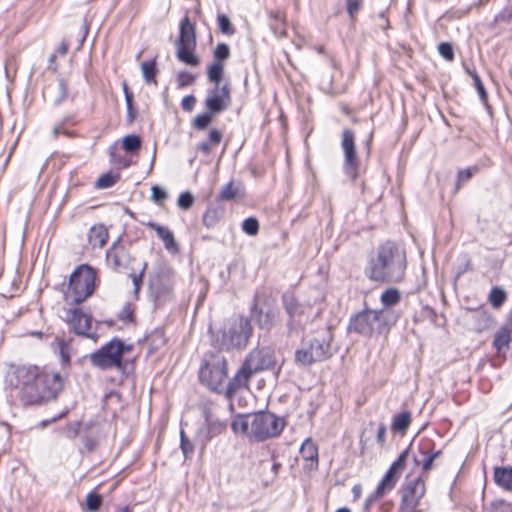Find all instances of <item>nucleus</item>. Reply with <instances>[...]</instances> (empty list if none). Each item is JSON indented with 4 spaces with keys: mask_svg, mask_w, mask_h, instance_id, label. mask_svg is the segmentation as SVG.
Instances as JSON below:
<instances>
[{
    "mask_svg": "<svg viewBox=\"0 0 512 512\" xmlns=\"http://www.w3.org/2000/svg\"><path fill=\"white\" fill-rule=\"evenodd\" d=\"M141 147V139L137 135H127L123 139V148L127 152L137 151Z\"/></svg>",
    "mask_w": 512,
    "mask_h": 512,
    "instance_id": "58836bf2",
    "label": "nucleus"
},
{
    "mask_svg": "<svg viewBox=\"0 0 512 512\" xmlns=\"http://www.w3.org/2000/svg\"><path fill=\"white\" fill-rule=\"evenodd\" d=\"M141 71L146 83L156 84V60L145 61L141 64Z\"/></svg>",
    "mask_w": 512,
    "mask_h": 512,
    "instance_id": "473e14b6",
    "label": "nucleus"
},
{
    "mask_svg": "<svg viewBox=\"0 0 512 512\" xmlns=\"http://www.w3.org/2000/svg\"><path fill=\"white\" fill-rule=\"evenodd\" d=\"M196 103V98L193 95H187L182 99L181 106L185 111H191Z\"/></svg>",
    "mask_w": 512,
    "mask_h": 512,
    "instance_id": "680f3d73",
    "label": "nucleus"
},
{
    "mask_svg": "<svg viewBox=\"0 0 512 512\" xmlns=\"http://www.w3.org/2000/svg\"><path fill=\"white\" fill-rule=\"evenodd\" d=\"M424 494L425 483L420 477L409 481L402 489L399 512H415Z\"/></svg>",
    "mask_w": 512,
    "mask_h": 512,
    "instance_id": "2eb2a0df",
    "label": "nucleus"
},
{
    "mask_svg": "<svg viewBox=\"0 0 512 512\" xmlns=\"http://www.w3.org/2000/svg\"><path fill=\"white\" fill-rule=\"evenodd\" d=\"M512 20L511 9L505 8L495 16V22H510Z\"/></svg>",
    "mask_w": 512,
    "mask_h": 512,
    "instance_id": "052dcab7",
    "label": "nucleus"
},
{
    "mask_svg": "<svg viewBox=\"0 0 512 512\" xmlns=\"http://www.w3.org/2000/svg\"><path fill=\"white\" fill-rule=\"evenodd\" d=\"M147 225L156 231L157 236L163 241V244L168 251L176 252L178 250L174 235L169 228L154 222H149Z\"/></svg>",
    "mask_w": 512,
    "mask_h": 512,
    "instance_id": "4be33fe9",
    "label": "nucleus"
},
{
    "mask_svg": "<svg viewBox=\"0 0 512 512\" xmlns=\"http://www.w3.org/2000/svg\"><path fill=\"white\" fill-rule=\"evenodd\" d=\"M347 3V12L348 14L353 17L354 14H356L362 4V0H346Z\"/></svg>",
    "mask_w": 512,
    "mask_h": 512,
    "instance_id": "bf43d9fd",
    "label": "nucleus"
},
{
    "mask_svg": "<svg viewBox=\"0 0 512 512\" xmlns=\"http://www.w3.org/2000/svg\"><path fill=\"white\" fill-rule=\"evenodd\" d=\"M212 115L213 114H211V113L210 114L205 113V114L198 115L194 120L195 128L198 130L205 129L211 123Z\"/></svg>",
    "mask_w": 512,
    "mask_h": 512,
    "instance_id": "864d4df0",
    "label": "nucleus"
},
{
    "mask_svg": "<svg viewBox=\"0 0 512 512\" xmlns=\"http://www.w3.org/2000/svg\"><path fill=\"white\" fill-rule=\"evenodd\" d=\"M478 171L477 167H469L467 169L460 170L458 172V181L456 185V190H459L462 183L467 182L472 178V176Z\"/></svg>",
    "mask_w": 512,
    "mask_h": 512,
    "instance_id": "49530a36",
    "label": "nucleus"
},
{
    "mask_svg": "<svg viewBox=\"0 0 512 512\" xmlns=\"http://www.w3.org/2000/svg\"><path fill=\"white\" fill-rule=\"evenodd\" d=\"M64 125H65V121L55 125V127L53 128V135L55 137H57L60 134L66 135L67 137H72L73 136V132L65 129Z\"/></svg>",
    "mask_w": 512,
    "mask_h": 512,
    "instance_id": "e2e57ef3",
    "label": "nucleus"
},
{
    "mask_svg": "<svg viewBox=\"0 0 512 512\" xmlns=\"http://www.w3.org/2000/svg\"><path fill=\"white\" fill-rule=\"evenodd\" d=\"M473 82L481 102L488 106V94L477 72H473Z\"/></svg>",
    "mask_w": 512,
    "mask_h": 512,
    "instance_id": "ea45409f",
    "label": "nucleus"
},
{
    "mask_svg": "<svg viewBox=\"0 0 512 512\" xmlns=\"http://www.w3.org/2000/svg\"><path fill=\"white\" fill-rule=\"evenodd\" d=\"M251 316L264 330H271L279 321L280 312L274 301L265 293H256L251 305Z\"/></svg>",
    "mask_w": 512,
    "mask_h": 512,
    "instance_id": "f8f14e48",
    "label": "nucleus"
},
{
    "mask_svg": "<svg viewBox=\"0 0 512 512\" xmlns=\"http://www.w3.org/2000/svg\"><path fill=\"white\" fill-rule=\"evenodd\" d=\"M11 396L23 406L38 405L54 399L62 389L63 379L33 364H11L6 374Z\"/></svg>",
    "mask_w": 512,
    "mask_h": 512,
    "instance_id": "f257e3e1",
    "label": "nucleus"
},
{
    "mask_svg": "<svg viewBox=\"0 0 512 512\" xmlns=\"http://www.w3.org/2000/svg\"><path fill=\"white\" fill-rule=\"evenodd\" d=\"M193 202L194 196L190 192L186 191L180 194L177 204L179 208L183 210H188L193 205Z\"/></svg>",
    "mask_w": 512,
    "mask_h": 512,
    "instance_id": "8fccbe9b",
    "label": "nucleus"
},
{
    "mask_svg": "<svg viewBox=\"0 0 512 512\" xmlns=\"http://www.w3.org/2000/svg\"><path fill=\"white\" fill-rule=\"evenodd\" d=\"M274 352L268 348L252 350L241 367L228 382L225 390V396L228 400H232L235 392L241 388H248L249 381L252 376L260 371L271 369L275 366Z\"/></svg>",
    "mask_w": 512,
    "mask_h": 512,
    "instance_id": "20e7f679",
    "label": "nucleus"
},
{
    "mask_svg": "<svg viewBox=\"0 0 512 512\" xmlns=\"http://www.w3.org/2000/svg\"><path fill=\"white\" fill-rule=\"evenodd\" d=\"M66 320L75 334L85 336L94 341L97 340V335L95 333H89L92 323L91 315L84 313L79 308H74L67 311Z\"/></svg>",
    "mask_w": 512,
    "mask_h": 512,
    "instance_id": "f3484780",
    "label": "nucleus"
},
{
    "mask_svg": "<svg viewBox=\"0 0 512 512\" xmlns=\"http://www.w3.org/2000/svg\"><path fill=\"white\" fill-rule=\"evenodd\" d=\"M384 496L383 493H381L377 488L376 490L371 493L370 495L367 496L365 502H364V506H363V510L364 512H369L372 505L377 501L379 500L380 498H382Z\"/></svg>",
    "mask_w": 512,
    "mask_h": 512,
    "instance_id": "5fc2aeb1",
    "label": "nucleus"
},
{
    "mask_svg": "<svg viewBox=\"0 0 512 512\" xmlns=\"http://www.w3.org/2000/svg\"><path fill=\"white\" fill-rule=\"evenodd\" d=\"M224 65L219 61H214L207 70V76L214 86H222L221 80L223 78Z\"/></svg>",
    "mask_w": 512,
    "mask_h": 512,
    "instance_id": "c85d7f7f",
    "label": "nucleus"
},
{
    "mask_svg": "<svg viewBox=\"0 0 512 512\" xmlns=\"http://www.w3.org/2000/svg\"><path fill=\"white\" fill-rule=\"evenodd\" d=\"M213 56L215 61L222 63V61L228 59L230 56L229 46L225 43L218 44L214 50Z\"/></svg>",
    "mask_w": 512,
    "mask_h": 512,
    "instance_id": "c03bdc74",
    "label": "nucleus"
},
{
    "mask_svg": "<svg viewBox=\"0 0 512 512\" xmlns=\"http://www.w3.org/2000/svg\"><path fill=\"white\" fill-rule=\"evenodd\" d=\"M68 87L64 79H59L55 86H48L44 95L55 106L61 104L67 97Z\"/></svg>",
    "mask_w": 512,
    "mask_h": 512,
    "instance_id": "412c9836",
    "label": "nucleus"
},
{
    "mask_svg": "<svg viewBox=\"0 0 512 512\" xmlns=\"http://www.w3.org/2000/svg\"><path fill=\"white\" fill-rule=\"evenodd\" d=\"M68 49H69L68 43L63 41L60 44L59 48L57 49V52L60 53L61 55H65L68 52Z\"/></svg>",
    "mask_w": 512,
    "mask_h": 512,
    "instance_id": "338daca9",
    "label": "nucleus"
},
{
    "mask_svg": "<svg viewBox=\"0 0 512 512\" xmlns=\"http://www.w3.org/2000/svg\"><path fill=\"white\" fill-rule=\"evenodd\" d=\"M221 212L216 208H208L203 216V224L207 228L213 227L220 219Z\"/></svg>",
    "mask_w": 512,
    "mask_h": 512,
    "instance_id": "4c0bfd02",
    "label": "nucleus"
},
{
    "mask_svg": "<svg viewBox=\"0 0 512 512\" xmlns=\"http://www.w3.org/2000/svg\"><path fill=\"white\" fill-rule=\"evenodd\" d=\"M352 494L355 500L359 499L362 494V486L360 484H355L352 487Z\"/></svg>",
    "mask_w": 512,
    "mask_h": 512,
    "instance_id": "69168bd1",
    "label": "nucleus"
},
{
    "mask_svg": "<svg viewBox=\"0 0 512 512\" xmlns=\"http://www.w3.org/2000/svg\"><path fill=\"white\" fill-rule=\"evenodd\" d=\"M284 427V419L269 411L237 414L231 422L233 433L244 436L251 442H264L276 438Z\"/></svg>",
    "mask_w": 512,
    "mask_h": 512,
    "instance_id": "7ed1b4c3",
    "label": "nucleus"
},
{
    "mask_svg": "<svg viewBox=\"0 0 512 512\" xmlns=\"http://www.w3.org/2000/svg\"><path fill=\"white\" fill-rule=\"evenodd\" d=\"M510 340V331L506 328H501L494 336L493 346L498 353H501L509 348Z\"/></svg>",
    "mask_w": 512,
    "mask_h": 512,
    "instance_id": "bb28decb",
    "label": "nucleus"
},
{
    "mask_svg": "<svg viewBox=\"0 0 512 512\" xmlns=\"http://www.w3.org/2000/svg\"><path fill=\"white\" fill-rule=\"evenodd\" d=\"M101 504L102 497L99 494L95 492L88 493V495L86 496V506L89 511H97L100 508Z\"/></svg>",
    "mask_w": 512,
    "mask_h": 512,
    "instance_id": "37998d69",
    "label": "nucleus"
},
{
    "mask_svg": "<svg viewBox=\"0 0 512 512\" xmlns=\"http://www.w3.org/2000/svg\"><path fill=\"white\" fill-rule=\"evenodd\" d=\"M180 447L186 459L192 456L194 452V446L192 442L186 437L184 430L180 431Z\"/></svg>",
    "mask_w": 512,
    "mask_h": 512,
    "instance_id": "79ce46f5",
    "label": "nucleus"
},
{
    "mask_svg": "<svg viewBox=\"0 0 512 512\" xmlns=\"http://www.w3.org/2000/svg\"><path fill=\"white\" fill-rule=\"evenodd\" d=\"M53 345L59 351L62 362L64 364H69L71 359V341L63 338H56Z\"/></svg>",
    "mask_w": 512,
    "mask_h": 512,
    "instance_id": "c756f323",
    "label": "nucleus"
},
{
    "mask_svg": "<svg viewBox=\"0 0 512 512\" xmlns=\"http://www.w3.org/2000/svg\"><path fill=\"white\" fill-rule=\"evenodd\" d=\"M108 258L113 260V264L115 267L120 266L119 257L117 253H108Z\"/></svg>",
    "mask_w": 512,
    "mask_h": 512,
    "instance_id": "774afa93",
    "label": "nucleus"
},
{
    "mask_svg": "<svg viewBox=\"0 0 512 512\" xmlns=\"http://www.w3.org/2000/svg\"><path fill=\"white\" fill-rule=\"evenodd\" d=\"M300 455L306 462L307 468L316 470L318 468V448L311 438L305 439L300 447Z\"/></svg>",
    "mask_w": 512,
    "mask_h": 512,
    "instance_id": "aec40b11",
    "label": "nucleus"
},
{
    "mask_svg": "<svg viewBox=\"0 0 512 512\" xmlns=\"http://www.w3.org/2000/svg\"><path fill=\"white\" fill-rule=\"evenodd\" d=\"M507 299L506 292L500 287H493L489 293L488 300L492 307H501Z\"/></svg>",
    "mask_w": 512,
    "mask_h": 512,
    "instance_id": "72a5a7b5",
    "label": "nucleus"
},
{
    "mask_svg": "<svg viewBox=\"0 0 512 512\" xmlns=\"http://www.w3.org/2000/svg\"><path fill=\"white\" fill-rule=\"evenodd\" d=\"M119 179V175H114L112 173L102 174L96 181V188L98 189H106L112 187Z\"/></svg>",
    "mask_w": 512,
    "mask_h": 512,
    "instance_id": "e433bc0d",
    "label": "nucleus"
},
{
    "mask_svg": "<svg viewBox=\"0 0 512 512\" xmlns=\"http://www.w3.org/2000/svg\"><path fill=\"white\" fill-rule=\"evenodd\" d=\"M96 272L89 265L78 266L69 278L66 298L71 297L72 302L80 304L92 296L95 290Z\"/></svg>",
    "mask_w": 512,
    "mask_h": 512,
    "instance_id": "0eeeda50",
    "label": "nucleus"
},
{
    "mask_svg": "<svg viewBox=\"0 0 512 512\" xmlns=\"http://www.w3.org/2000/svg\"><path fill=\"white\" fill-rule=\"evenodd\" d=\"M438 52L447 61H452L454 59L453 47L448 42L440 43L438 45Z\"/></svg>",
    "mask_w": 512,
    "mask_h": 512,
    "instance_id": "3c124183",
    "label": "nucleus"
},
{
    "mask_svg": "<svg viewBox=\"0 0 512 512\" xmlns=\"http://www.w3.org/2000/svg\"><path fill=\"white\" fill-rule=\"evenodd\" d=\"M227 361L220 353L207 354L199 370V379L211 391L222 393L227 378Z\"/></svg>",
    "mask_w": 512,
    "mask_h": 512,
    "instance_id": "423d86ee",
    "label": "nucleus"
},
{
    "mask_svg": "<svg viewBox=\"0 0 512 512\" xmlns=\"http://www.w3.org/2000/svg\"><path fill=\"white\" fill-rule=\"evenodd\" d=\"M406 267L405 250L393 241H386L370 256L365 275L374 282L396 283L403 280Z\"/></svg>",
    "mask_w": 512,
    "mask_h": 512,
    "instance_id": "f03ea898",
    "label": "nucleus"
},
{
    "mask_svg": "<svg viewBox=\"0 0 512 512\" xmlns=\"http://www.w3.org/2000/svg\"><path fill=\"white\" fill-rule=\"evenodd\" d=\"M108 239V230L102 224L94 225L88 233V241L93 247H103Z\"/></svg>",
    "mask_w": 512,
    "mask_h": 512,
    "instance_id": "b1692460",
    "label": "nucleus"
},
{
    "mask_svg": "<svg viewBox=\"0 0 512 512\" xmlns=\"http://www.w3.org/2000/svg\"><path fill=\"white\" fill-rule=\"evenodd\" d=\"M151 289L156 301L164 302L171 297L173 286L168 280L164 282L157 280V282L152 283Z\"/></svg>",
    "mask_w": 512,
    "mask_h": 512,
    "instance_id": "393cba45",
    "label": "nucleus"
},
{
    "mask_svg": "<svg viewBox=\"0 0 512 512\" xmlns=\"http://www.w3.org/2000/svg\"><path fill=\"white\" fill-rule=\"evenodd\" d=\"M418 453L422 459L415 455V463L421 465L424 472H428L432 469L433 461L441 454V451H435L433 441L425 438L421 439L418 444Z\"/></svg>",
    "mask_w": 512,
    "mask_h": 512,
    "instance_id": "a211bd4d",
    "label": "nucleus"
},
{
    "mask_svg": "<svg viewBox=\"0 0 512 512\" xmlns=\"http://www.w3.org/2000/svg\"><path fill=\"white\" fill-rule=\"evenodd\" d=\"M411 423V414L408 411H404L396 415L392 422V430L404 434L409 428Z\"/></svg>",
    "mask_w": 512,
    "mask_h": 512,
    "instance_id": "cd10ccee",
    "label": "nucleus"
},
{
    "mask_svg": "<svg viewBox=\"0 0 512 512\" xmlns=\"http://www.w3.org/2000/svg\"><path fill=\"white\" fill-rule=\"evenodd\" d=\"M409 453V449L404 450L398 458L392 463L389 470L393 473H398L400 475V470L404 467L407 455Z\"/></svg>",
    "mask_w": 512,
    "mask_h": 512,
    "instance_id": "603ef678",
    "label": "nucleus"
},
{
    "mask_svg": "<svg viewBox=\"0 0 512 512\" xmlns=\"http://www.w3.org/2000/svg\"><path fill=\"white\" fill-rule=\"evenodd\" d=\"M341 148L344 155L343 171L351 180L358 177V169L360 165L356 152L355 135L350 129H344L342 132Z\"/></svg>",
    "mask_w": 512,
    "mask_h": 512,
    "instance_id": "4468645a",
    "label": "nucleus"
},
{
    "mask_svg": "<svg viewBox=\"0 0 512 512\" xmlns=\"http://www.w3.org/2000/svg\"><path fill=\"white\" fill-rule=\"evenodd\" d=\"M146 268H147V263L144 262L142 265L141 271L138 274L131 275L135 293H138V291L140 290L141 284L143 282V275H144Z\"/></svg>",
    "mask_w": 512,
    "mask_h": 512,
    "instance_id": "4d7b16f0",
    "label": "nucleus"
},
{
    "mask_svg": "<svg viewBox=\"0 0 512 512\" xmlns=\"http://www.w3.org/2000/svg\"><path fill=\"white\" fill-rule=\"evenodd\" d=\"M398 479H399V474L393 473L391 470L388 469V471L384 475L383 479L378 484L377 489L381 493L385 494L387 491H390L391 489H393L395 487Z\"/></svg>",
    "mask_w": 512,
    "mask_h": 512,
    "instance_id": "2f4dec72",
    "label": "nucleus"
},
{
    "mask_svg": "<svg viewBox=\"0 0 512 512\" xmlns=\"http://www.w3.org/2000/svg\"><path fill=\"white\" fill-rule=\"evenodd\" d=\"M242 230L250 236L256 235L259 231L258 220L254 217L246 218L242 223Z\"/></svg>",
    "mask_w": 512,
    "mask_h": 512,
    "instance_id": "a19ab883",
    "label": "nucleus"
},
{
    "mask_svg": "<svg viewBox=\"0 0 512 512\" xmlns=\"http://www.w3.org/2000/svg\"><path fill=\"white\" fill-rule=\"evenodd\" d=\"M117 317L124 322H132L134 320V308L130 303H126L118 312Z\"/></svg>",
    "mask_w": 512,
    "mask_h": 512,
    "instance_id": "de8ad7c7",
    "label": "nucleus"
},
{
    "mask_svg": "<svg viewBox=\"0 0 512 512\" xmlns=\"http://www.w3.org/2000/svg\"><path fill=\"white\" fill-rule=\"evenodd\" d=\"M271 18V28L273 29L274 33L278 36H283L285 34V23L283 16L280 12H271L270 13Z\"/></svg>",
    "mask_w": 512,
    "mask_h": 512,
    "instance_id": "c9c22d12",
    "label": "nucleus"
},
{
    "mask_svg": "<svg viewBox=\"0 0 512 512\" xmlns=\"http://www.w3.org/2000/svg\"><path fill=\"white\" fill-rule=\"evenodd\" d=\"M195 81V76L189 72L181 71L177 75V85L178 88H184L186 86L192 85Z\"/></svg>",
    "mask_w": 512,
    "mask_h": 512,
    "instance_id": "09e8293b",
    "label": "nucleus"
},
{
    "mask_svg": "<svg viewBox=\"0 0 512 512\" xmlns=\"http://www.w3.org/2000/svg\"><path fill=\"white\" fill-rule=\"evenodd\" d=\"M132 350V345H126L118 338H113L100 349L90 354V362L101 370L112 368L122 369L123 356Z\"/></svg>",
    "mask_w": 512,
    "mask_h": 512,
    "instance_id": "1a4fd4ad",
    "label": "nucleus"
},
{
    "mask_svg": "<svg viewBox=\"0 0 512 512\" xmlns=\"http://www.w3.org/2000/svg\"><path fill=\"white\" fill-rule=\"evenodd\" d=\"M390 329L389 313L383 309H364L349 320L348 330L364 337L386 334Z\"/></svg>",
    "mask_w": 512,
    "mask_h": 512,
    "instance_id": "39448f33",
    "label": "nucleus"
},
{
    "mask_svg": "<svg viewBox=\"0 0 512 512\" xmlns=\"http://www.w3.org/2000/svg\"><path fill=\"white\" fill-rule=\"evenodd\" d=\"M226 426V422L221 420H212L204 424L196 435V440L200 443L201 448L204 449L212 438L224 433Z\"/></svg>",
    "mask_w": 512,
    "mask_h": 512,
    "instance_id": "6ab92c4d",
    "label": "nucleus"
},
{
    "mask_svg": "<svg viewBox=\"0 0 512 512\" xmlns=\"http://www.w3.org/2000/svg\"><path fill=\"white\" fill-rule=\"evenodd\" d=\"M386 436V427L384 424H380L377 430V441L383 443Z\"/></svg>",
    "mask_w": 512,
    "mask_h": 512,
    "instance_id": "0e129e2a",
    "label": "nucleus"
},
{
    "mask_svg": "<svg viewBox=\"0 0 512 512\" xmlns=\"http://www.w3.org/2000/svg\"><path fill=\"white\" fill-rule=\"evenodd\" d=\"M332 336L329 331L303 342L295 352V361L303 366L324 361L332 356Z\"/></svg>",
    "mask_w": 512,
    "mask_h": 512,
    "instance_id": "6e6552de",
    "label": "nucleus"
},
{
    "mask_svg": "<svg viewBox=\"0 0 512 512\" xmlns=\"http://www.w3.org/2000/svg\"><path fill=\"white\" fill-rule=\"evenodd\" d=\"M493 479L497 486L512 492V467L503 466L495 467L493 472Z\"/></svg>",
    "mask_w": 512,
    "mask_h": 512,
    "instance_id": "5701e85b",
    "label": "nucleus"
},
{
    "mask_svg": "<svg viewBox=\"0 0 512 512\" xmlns=\"http://www.w3.org/2000/svg\"><path fill=\"white\" fill-rule=\"evenodd\" d=\"M231 104L230 84L224 83L222 86H214L208 90L205 99V107L211 114H218L225 110Z\"/></svg>",
    "mask_w": 512,
    "mask_h": 512,
    "instance_id": "dca6fc26",
    "label": "nucleus"
},
{
    "mask_svg": "<svg viewBox=\"0 0 512 512\" xmlns=\"http://www.w3.org/2000/svg\"><path fill=\"white\" fill-rule=\"evenodd\" d=\"M253 328L251 322L246 317H236L230 319L224 326L222 338L219 343L220 349L243 348L247 345Z\"/></svg>",
    "mask_w": 512,
    "mask_h": 512,
    "instance_id": "9d476101",
    "label": "nucleus"
},
{
    "mask_svg": "<svg viewBox=\"0 0 512 512\" xmlns=\"http://www.w3.org/2000/svg\"><path fill=\"white\" fill-rule=\"evenodd\" d=\"M123 90H124V95H125V100H126V105H127V112H128V115L133 118L134 117V113H133V95L131 92H129L128 90V87H127V84L124 83L123 84Z\"/></svg>",
    "mask_w": 512,
    "mask_h": 512,
    "instance_id": "13d9d810",
    "label": "nucleus"
},
{
    "mask_svg": "<svg viewBox=\"0 0 512 512\" xmlns=\"http://www.w3.org/2000/svg\"><path fill=\"white\" fill-rule=\"evenodd\" d=\"M401 300V294L396 288L386 289L380 297V301L384 307H392L397 305Z\"/></svg>",
    "mask_w": 512,
    "mask_h": 512,
    "instance_id": "7c9ffc66",
    "label": "nucleus"
},
{
    "mask_svg": "<svg viewBox=\"0 0 512 512\" xmlns=\"http://www.w3.org/2000/svg\"><path fill=\"white\" fill-rule=\"evenodd\" d=\"M221 139V132L217 129H212L209 132L208 138L205 141L201 142L197 146V149L203 154L208 155L212 151V149L220 143Z\"/></svg>",
    "mask_w": 512,
    "mask_h": 512,
    "instance_id": "a878e982",
    "label": "nucleus"
},
{
    "mask_svg": "<svg viewBox=\"0 0 512 512\" xmlns=\"http://www.w3.org/2000/svg\"><path fill=\"white\" fill-rule=\"evenodd\" d=\"M217 20H218L219 29L222 33L227 34V35L234 34L235 30L230 22V19L226 15H224V14L218 15Z\"/></svg>",
    "mask_w": 512,
    "mask_h": 512,
    "instance_id": "a18cd8bd",
    "label": "nucleus"
},
{
    "mask_svg": "<svg viewBox=\"0 0 512 512\" xmlns=\"http://www.w3.org/2000/svg\"><path fill=\"white\" fill-rule=\"evenodd\" d=\"M196 44L195 26L188 17H184L181 20L179 38L176 41L177 59L187 65L197 66L200 60L194 54Z\"/></svg>",
    "mask_w": 512,
    "mask_h": 512,
    "instance_id": "9b49d317",
    "label": "nucleus"
},
{
    "mask_svg": "<svg viewBox=\"0 0 512 512\" xmlns=\"http://www.w3.org/2000/svg\"><path fill=\"white\" fill-rule=\"evenodd\" d=\"M151 191H152V199L156 203L162 204L163 202L166 201L168 195L164 189H162L158 186H153Z\"/></svg>",
    "mask_w": 512,
    "mask_h": 512,
    "instance_id": "6e6d98bb",
    "label": "nucleus"
},
{
    "mask_svg": "<svg viewBox=\"0 0 512 512\" xmlns=\"http://www.w3.org/2000/svg\"><path fill=\"white\" fill-rule=\"evenodd\" d=\"M282 304L289 318L287 327L290 332L298 330L311 321L312 306L300 303L293 294H283Z\"/></svg>",
    "mask_w": 512,
    "mask_h": 512,
    "instance_id": "ddd939ff",
    "label": "nucleus"
},
{
    "mask_svg": "<svg viewBox=\"0 0 512 512\" xmlns=\"http://www.w3.org/2000/svg\"><path fill=\"white\" fill-rule=\"evenodd\" d=\"M241 185L234 182L227 183L220 192V199L222 200H233L241 192Z\"/></svg>",
    "mask_w": 512,
    "mask_h": 512,
    "instance_id": "f704fd0d",
    "label": "nucleus"
}]
</instances>
